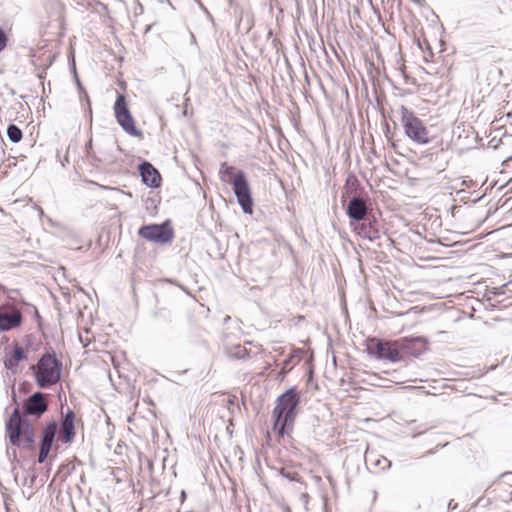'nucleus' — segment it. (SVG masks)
Here are the masks:
<instances>
[{"label":"nucleus","instance_id":"19","mask_svg":"<svg viewBox=\"0 0 512 512\" xmlns=\"http://www.w3.org/2000/svg\"><path fill=\"white\" fill-rule=\"evenodd\" d=\"M8 139L13 143H18L23 137L22 130L15 124H10L7 128Z\"/></svg>","mask_w":512,"mask_h":512},{"label":"nucleus","instance_id":"18","mask_svg":"<svg viewBox=\"0 0 512 512\" xmlns=\"http://www.w3.org/2000/svg\"><path fill=\"white\" fill-rule=\"evenodd\" d=\"M294 418H275L273 432L279 437H283L287 432L286 428L291 429Z\"/></svg>","mask_w":512,"mask_h":512},{"label":"nucleus","instance_id":"21","mask_svg":"<svg viewBox=\"0 0 512 512\" xmlns=\"http://www.w3.org/2000/svg\"><path fill=\"white\" fill-rule=\"evenodd\" d=\"M7 41H8V38H7V35L6 33L0 29V52L3 51L7 45Z\"/></svg>","mask_w":512,"mask_h":512},{"label":"nucleus","instance_id":"1","mask_svg":"<svg viewBox=\"0 0 512 512\" xmlns=\"http://www.w3.org/2000/svg\"><path fill=\"white\" fill-rule=\"evenodd\" d=\"M219 177L223 183L232 185L233 192L243 212L252 214L253 199L245 172L224 162L220 165Z\"/></svg>","mask_w":512,"mask_h":512},{"label":"nucleus","instance_id":"13","mask_svg":"<svg viewBox=\"0 0 512 512\" xmlns=\"http://www.w3.org/2000/svg\"><path fill=\"white\" fill-rule=\"evenodd\" d=\"M368 206L365 199L353 197L347 205V215L355 221H363L367 217Z\"/></svg>","mask_w":512,"mask_h":512},{"label":"nucleus","instance_id":"12","mask_svg":"<svg viewBox=\"0 0 512 512\" xmlns=\"http://www.w3.org/2000/svg\"><path fill=\"white\" fill-rule=\"evenodd\" d=\"M139 173L142 182L151 188H157L161 184V175L154 166L149 162H143L139 165Z\"/></svg>","mask_w":512,"mask_h":512},{"label":"nucleus","instance_id":"15","mask_svg":"<svg viewBox=\"0 0 512 512\" xmlns=\"http://www.w3.org/2000/svg\"><path fill=\"white\" fill-rule=\"evenodd\" d=\"M215 402L225 408L231 416L241 413L239 399L236 396L220 394L216 396Z\"/></svg>","mask_w":512,"mask_h":512},{"label":"nucleus","instance_id":"23","mask_svg":"<svg viewBox=\"0 0 512 512\" xmlns=\"http://www.w3.org/2000/svg\"><path fill=\"white\" fill-rule=\"evenodd\" d=\"M10 416L16 417V416H21V415H20L18 409H14V411L12 412V414Z\"/></svg>","mask_w":512,"mask_h":512},{"label":"nucleus","instance_id":"24","mask_svg":"<svg viewBox=\"0 0 512 512\" xmlns=\"http://www.w3.org/2000/svg\"><path fill=\"white\" fill-rule=\"evenodd\" d=\"M411 1H412V2H414V3H416V4H420V2H421L422 0H411Z\"/></svg>","mask_w":512,"mask_h":512},{"label":"nucleus","instance_id":"10","mask_svg":"<svg viewBox=\"0 0 512 512\" xmlns=\"http://www.w3.org/2000/svg\"><path fill=\"white\" fill-rule=\"evenodd\" d=\"M22 322V314L14 308L0 309V330L9 331L20 326Z\"/></svg>","mask_w":512,"mask_h":512},{"label":"nucleus","instance_id":"5","mask_svg":"<svg viewBox=\"0 0 512 512\" xmlns=\"http://www.w3.org/2000/svg\"><path fill=\"white\" fill-rule=\"evenodd\" d=\"M114 113L117 123L127 134L142 137V133L136 128L134 119L128 109L125 95L118 94L114 104Z\"/></svg>","mask_w":512,"mask_h":512},{"label":"nucleus","instance_id":"7","mask_svg":"<svg viewBox=\"0 0 512 512\" xmlns=\"http://www.w3.org/2000/svg\"><path fill=\"white\" fill-rule=\"evenodd\" d=\"M299 400L297 390L295 388L288 389L277 398L273 416H296Z\"/></svg>","mask_w":512,"mask_h":512},{"label":"nucleus","instance_id":"3","mask_svg":"<svg viewBox=\"0 0 512 512\" xmlns=\"http://www.w3.org/2000/svg\"><path fill=\"white\" fill-rule=\"evenodd\" d=\"M6 433L15 446L30 448L34 443V429L28 418H9Z\"/></svg>","mask_w":512,"mask_h":512},{"label":"nucleus","instance_id":"11","mask_svg":"<svg viewBox=\"0 0 512 512\" xmlns=\"http://www.w3.org/2000/svg\"><path fill=\"white\" fill-rule=\"evenodd\" d=\"M357 228L358 234L370 241L380 238V224L374 216L366 217Z\"/></svg>","mask_w":512,"mask_h":512},{"label":"nucleus","instance_id":"16","mask_svg":"<svg viewBox=\"0 0 512 512\" xmlns=\"http://www.w3.org/2000/svg\"><path fill=\"white\" fill-rule=\"evenodd\" d=\"M26 358L27 355L24 349L16 344L5 360V367L11 370L13 373H16L19 362L25 360Z\"/></svg>","mask_w":512,"mask_h":512},{"label":"nucleus","instance_id":"9","mask_svg":"<svg viewBox=\"0 0 512 512\" xmlns=\"http://www.w3.org/2000/svg\"><path fill=\"white\" fill-rule=\"evenodd\" d=\"M57 433V424L52 422L43 430L40 440L38 462L43 463L52 449L53 442Z\"/></svg>","mask_w":512,"mask_h":512},{"label":"nucleus","instance_id":"22","mask_svg":"<svg viewBox=\"0 0 512 512\" xmlns=\"http://www.w3.org/2000/svg\"><path fill=\"white\" fill-rule=\"evenodd\" d=\"M61 416H64L63 412H61ZM65 416L70 417V416H75V415L71 410L68 409Z\"/></svg>","mask_w":512,"mask_h":512},{"label":"nucleus","instance_id":"8","mask_svg":"<svg viewBox=\"0 0 512 512\" xmlns=\"http://www.w3.org/2000/svg\"><path fill=\"white\" fill-rule=\"evenodd\" d=\"M369 354L378 359L388 360L390 362H399L402 357L395 343L373 340L367 348Z\"/></svg>","mask_w":512,"mask_h":512},{"label":"nucleus","instance_id":"4","mask_svg":"<svg viewBox=\"0 0 512 512\" xmlns=\"http://www.w3.org/2000/svg\"><path fill=\"white\" fill-rule=\"evenodd\" d=\"M61 363L50 354H44L33 369H36L37 383L46 388L57 383L61 376Z\"/></svg>","mask_w":512,"mask_h":512},{"label":"nucleus","instance_id":"6","mask_svg":"<svg viewBox=\"0 0 512 512\" xmlns=\"http://www.w3.org/2000/svg\"><path fill=\"white\" fill-rule=\"evenodd\" d=\"M138 234L148 241L160 244L171 242L174 236L173 229L171 228L168 221L162 224L142 226L139 229Z\"/></svg>","mask_w":512,"mask_h":512},{"label":"nucleus","instance_id":"2","mask_svg":"<svg viewBox=\"0 0 512 512\" xmlns=\"http://www.w3.org/2000/svg\"><path fill=\"white\" fill-rule=\"evenodd\" d=\"M401 123L404 128L405 135L417 144H428L430 142L429 131L413 111L405 106L399 108Z\"/></svg>","mask_w":512,"mask_h":512},{"label":"nucleus","instance_id":"17","mask_svg":"<svg viewBox=\"0 0 512 512\" xmlns=\"http://www.w3.org/2000/svg\"><path fill=\"white\" fill-rule=\"evenodd\" d=\"M74 418H64L62 428L59 433V440L64 443H70L75 436Z\"/></svg>","mask_w":512,"mask_h":512},{"label":"nucleus","instance_id":"20","mask_svg":"<svg viewBox=\"0 0 512 512\" xmlns=\"http://www.w3.org/2000/svg\"><path fill=\"white\" fill-rule=\"evenodd\" d=\"M50 15L60 18L62 16L64 5L59 0H50L49 2Z\"/></svg>","mask_w":512,"mask_h":512},{"label":"nucleus","instance_id":"14","mask_svg":"<svg viewBox=\"0 0 512 512\" xmlns=\"http://www.w3.org/2000/svg\"><path fill=\"white\" fill-rule=\"evenodd\" d=\"M25 412L29 415L39 416L47 410V402L44 394L36 392L32 394L24 405Z\"/></svg>","mask_w":512,"mask_h":512}]
</instances>
